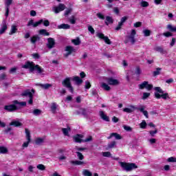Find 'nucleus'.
Returning a JSON list of instances; mask_svg holds the SVG:
<instances>
[{
  "label": "nucleus",
  "mask_w": 176,
  "mask_h": 176,
  "mask_svg": "<svg viewBox=\"0 0 176 176\" xmlns=\"http://www.w3.org/2000/svg\"><path fill=\"white\" fill-rule=\"evenodd\" d=\"M75 149H76V151H78V152H82V151H86V148H83V147L76 146Z\"/></svg>",
  "instance_id": "obj_60"
},
{
  "label": "nucleus",
  "mask_w": 176,
  "mask_h": 176,
  "mask_svg": "<svg viewBox=\"0 0 176 176\" xmlns=\"http://www.w3.org/2000/svg\"><path fill=\"white\" fill-rule=\"evenodd\" d=\"M41 41V37L38 35H34L30 38V42L32 45H35L36 42H39Z\"/></svg>",
  "instance_id": "obj_17"
},
{
  "label": "nucleus",
  "mask_w": 176,
  "mask_h": 176,
  "mask_svg": "<svg viewBox=\"0 0 176 176\" xmlns=\"http://www.w3.org/2000/svg\"><path fill=\"white\" fill-rule=\"evenodd\" d=\"M47 41L48 43L47 44V46L48 49H53V47H54V45H56V43L54 42V38H48Z\"/></svg>",
  "instance_id": "obj_15"
},
{
  "label": "nucleus",
  "mask_w": 176,
  "mask_h": 176,
  "mask_svg": "<svg viewBox=\"0 0 176 176\" xmlns=\"http://www.w3.org/2000/svg\"><path fill=\"white\" fill-rule=\"evenodd\" d=\"M96 36H98V38L100 39H102L107 43V45H111L112 43L109 38L104 35L102 33H97Z\"/></svg>",
  "instance_id": "obj_8"
},
{
  "label": "nucleus",
  "mask_w": 176,
  "mask_h": 176,
  "mask_svg": "<svg viewBox=\"0 0 176 176\" xmlns=\"http://www.w3.org/2000/svg\"><path fill=\"white\" fill-rule=\"evenodd\" d=\"M113 137H115L116 140H122V136L119 135L118 133H112L107 138L108 140H111Z\"/></svg>",
  "instance_id": "obj_18"
},
{
  "label": "nucleus",
  "mask_w": 176,
  "mask_h": 176,
  "mask_svg": "<svg viewBox=\"0 0 176 176\" xmlns=\"http://www.w3.org/2000/svg\"><path fill=\"white\" fill-rule=\"evenodd\" d=\"M36 167L38 170H41V171H45V170H46V166L42 164H38Z\"/></svg>",
  "instance_id": "obj_39"
},
{
  "label": "nucleus",
  "mask_w": 176,
  "mask_h": 176,
  "mask_svg": "<svg viewBox=\"0 0 176 176\" xmlns=\"http://www.w3.org/2000/svg\"><path fill=\"white\" fill-rule=\"evenodd\" d=\"M88 30L89 31V32H91V34H94V32H96V31L94 30V28H93V27L91 26H89L88 27Z\"/></svg>",
  "instance_id": "obj_62"
},
{
  "label": "nucleus",
  "mask_w": 176,
  "mask_h": 176,
  "mask_svg": "<svg viewBox=\"0 0 176 176\" xmlns=\"http://www.w3.org/2000/svg\"><path fill=\"white\" fill-rule=\"evenodd\" d=\"M0 153H8V148L5 146H0Z\"/></svg>",
  "instance_id": "obj_40"
},
{
  "label": "nucleus",
  "mask_w": 176,
  "mask_h": 176,
  "mask_svg": "<svg viewBox=\"0 0 176 176\" xmlns=\"http://www.w3.org/2000/svg\"><path fill=\"white\" fill-rule=\"evenodd\" d=\"M16 32H17V26L12 25L11 26V30L9 32V35H13L14 34H16Z\"/></svg>",
  "instance_id": "obj_29"
},
{
  "label": "nucleus",
  "mask_w": 176,
  "mask_h": 176,
  "mask_svg": "<svg viewBox=\"0 0 176 176\" xmlns=\"http://www.w3.org/2000/svg\"><path fill=\"white\" fill-rule=\"evenodd\" d=\"M106 25H109V24H113V19L112 16H106V20L104 21Z\"/></svg>",
  "instance_id": "obj_23"
},
{
  "label": "nucleus",
  "mask_w": 176,
  "mask_h": 176,
  "mask_svg": "<svg viewBox=\"0 0 176 176\" xmlns=\"http://www.w3.org/2000/svg\"><path fill=\"white\" fill-rule=\"evenodd\" d=\"M80 38L79 37H77L76 39H72V43H74L75 46H79L80 44Z\"/></svg>",
  "instance_id": "obj_30"
},
{
  "label": "nucleus",
  "mask_w": 176,
  "mask_h": 176,
  "mask_svg": "<svg viewBox=\"0 0 176 176\" xmlns=\"http://www.w3.org/2000/svg\"><path fill=\"white\" fill-rule=\"evenodd\" d=\"M143 34L144 36H151V30H143Z\"/></svg>",
  "instance_id": "obj_48"
},
{
  "label": "nucleus",
  "mask_w": 176,
  "mask_h": 176,
  "mask_svg": "<svg viewBox=\"0 0 176 176\" xmlns=\"http://www.w3.org/2000/svg\"><path fill=\"white\" fill-rule=\"evenodd\" d=\"M167 29L170 31V32H176V26L173 27L171 24L167 25Z\"/></svg>",
  "instance_id": "obj_34"
},
{
  "label": "nucleus",
  "mask_w": 176,
  "mask_h": 176,
  "mask_svg": "<svg viewBox=\"0 0 176 176\" xmlns=\"http://www.w3.org/2000/svg\"><path fill=\"white\" fill-rule=\"evenodd\" d=\"M134 109H137V107H135V106L131 105L130 108L129 107L124 108L123 111L124 112H126V113H131V112H133Z\"/></svg>",
  "instance_id": "obj_20"
},
{
  "label": "nucleus",
  "mask_w": 176,
  "mask_h": 176,
  "mask_svg": "<svg viewBox=\"0 0 176 176\" xmlns=\"http://www.w3.org/2000/svg\"><path fill=\"white\" fill-rule=\"evenodd\" d=\"M4 109L8 112H13V111H16L17 109V107L14 104L6 105L4 107Z\"/></svg>",
  "instance_id": "obj_12"
},
{
  "label": "nucleus",
  "mask_w": 176,
  "mask_h": 176,
  "mask_svg": "<svg viewBox=\"0 0 176 176\" xmlns=\"http://www.w3.org/2000/svg\"><path fill=\"white\" fill-rule=\"evenodd\" d=\"M41 113H42V111L38 109H34L33 111V114L35 116H38L39 115H41Z\"/></svg>",
  "instance_id": "obj_47"
},
{
  "label": "nucleus",
  "mask_w": 176,
  "mask_h": 176,
  "mask_svg": "<svg viewBox=\"0 0 176 176\" xmlns=\"http://www.w3.org/2000/svg\"><path fill=\"white\" fill-rule=\"evenodd\" d=\"M73 80L74 82H76V85H82V83H83V80L80 79V78L79 76H75L73 78Z\"/></svg>",
  "instance_id": "obj_26"
},
{
  "label": "nucleus",
  "mask_w": 176,
  "mask_h": 176,
  "mask_svg": "<svg viewBox=\"0 0 176 176\" xmlns=\"http://www.w3.org/2000/svg\"><path fill=\"white\" fill-rule=\"evenodd\" d=\"M149 134L151 137H155V135L157 134V129H155V131H150Z\"/></svg>",
  "instance_id": "obj_55"
},
{
  "label": "nucleus",
  "mask_w": 176,
  "mask_h": 176,
  "mask_svg": "<svg viewBox=\"0 0 176 176\" xmlns=\"http://www.w3.org/2000/svg\"><path fill=\"white\" fill-rule=\"evenodd\" d=\"M38 34L40 35H43L44 36H49V35H50V33H49V32H47V30L45 29L40 30L38 31Z\"/></svg>",
  "instance_id": "obj_28"
},
{
  "label": "nucleus",
  "mask_w": 176,
  "mask_h": 176,
  "mask_svg": "<svg viewBox=\"0 0 176 176\" xmlns=\"http://www.w3.org/2000/svg\"><path fill=\"white\" fill-rule=\"evenodd\" d=\"M127 20V16H124L121 19V21L118 23V26L116 28V31H119L122 27H123V23Z\"/></svg>",
  "instance_id": "obj_14"
},
{
  "label": "nucleus",
  "mask_w": 176,
  "mask_h": 176,
  "mask_svg": "<svg viewBox=\"0 0 176 176\" xmlns=\"http://www.w3.org/2000/svg\"><path fill=\"white\" fill-rule=\"evenodd\" d=\"M56 109H57V104L54 102L52 104L51 111L53 112V113H56Z\"/></svg>",
  "instance_id": "obj_38"
},
{
  "label": "nucleus",
  "mask_w": 176,
  "mask_h": 176,
  "mask_svg": "<svg viewBox=\"0 0 176 176\" xmlns=\"http://www.w3.org/2000/svg\"><path fill=\"white\" fill-rule=\"evenodd\" d=\"M23 124L17 120H13L10 123V126H14V127H20Z\"/></svg>",
  "instance_id": "obj_25"
},
{
  "label": "nucleus",
  "mask_w": 176,
  "mask_h": 176,
  "mask_svg": "<svg viewBox=\"0 0 176 176\" xmlns=\"http://www.w3.org/2000/svg\"><path fill=\"white\" fill-rule=\"evenodd\" d=\"M72 12V8H68L65 11V16H68Z\"/></svg>",
  "instance_id": "obj_61"
},
{
  "label": "nucleus",
  "mask_w": 176,
  "mask_h": 176,
  "mask_svg": "<svg viewBox=\"0 0 176 176\" xmlns=\"http://www.w3.org/2000/svg\"><path fill=\"white\" fill-rule=\"evenodd\" d=\"M142 71H141V68H140V67H137L135 71V75H137V76H140V75H141L142 74Z\"/></svg>",
  "instance_id": "obj_43"
},
{
  "label": "nucleus",
  "mask_w": 176,
  "mask_h": 176,
  "mask_svg": "<svg viewBox=\"0 0 176 176\" xmlns=\"http://www.w3.org/2000/svg\"><path fill=\"white\" fill-rule=\"evenodd\" d=\"M73 138L75 142H83V140H82V138H83L82 135H76L74 136Z\"/></svg>",
  "instance_id": "obj_22"
},
{
  "label": "nucleus",
  "mask_w": 176,
  "mask_h": 176,
  "mask_svg": "<svg viewBox=\"0 0 176 176\" xmlns=\"http://www.w3.org/2000/svg\"><path fill=\"white\" fill-rule=\"evenodd\" d=\"M25 133L26 134L27 142H23L22 146L23 148H28V145H30V142H31V134L30 133V130L28 129H25Z\"/></svg>",
  "instance_id": "obj_6"
},
{
  "label": "nucleus",
  "mask_w": 176,
  "mask_h": 176,
  "mask_svg": "<svg viewBox=\"0 0 176 176\" xmlns=\"http://www.w3.org/2000/svg\"><path fill=\"white\" fill-rule=\"evenodd\" d=\"M12 0H6L5 2L6 5V17H8L9 16V9L10 8V6L12 5Z\"/></svg>",
  "instance_id": "obj_10"
},
{
  "label": "nucleus",
  "mask_w": 176,
  "mask_h": 176,
  "mask_svg": "<svg viewBox=\"0 0 176 176\" xmlns=\"http://www.w3.org/2000/svg\"><path fill=\"white\" fill-rule=\"evenodd\" d=\"M140 5L142 8H148V6H149V3L145 1H142Z\"/></svg>",
  "instance_id": "obj_45"
},
{
  "label": "nucleus",
  "mask_w": 176,
  "mask_h": 176,
  "mask_svg": "<svg viewBox=\"0 0 176 176\" xmlns=\"http://www.w3.org/2000/svg\"><path fill=\"white\" fill-rule=\"evenodd\" d=\"M14 104H18L19 105H21V107H25V105H27V102H19V101L17 100H14Z\"/></svg>",
  "instance_id": "obj_51"
},
{
  "label": "nucleus",
  "mask_w": 176,
  "mask_h": 176,
  "mask_svg": "<svg viewBox=\"0 0 176 176\" xmlns=\"http://www.w3.org/2000/svg\"><path fill=\"white\" fill-rule=\"evenodd\" d=\"M91 87V85H90V82L85 81V89H89Z\"/></svg>",
  "instance_id": "obj_63"
},
{
  "label": "nucleus",
  "mask_w": 176,
  "mask_h": 176,
  "mask_svg": "<svg viewBox=\"0 0 176 176\" xmlns=\"http://www.w3.org/2000/svg\"><path fill=\"white\" fill-rule=\"evenodd\" d=\"M69 21L70 24H75L76 23V18L75 16H72L71 18H69Z\"/></svg>",
  "instance_id": "obj_44"
},
{
  "label": "nucleus",
  "mask_w": 176,
  "mask_h": 176,
  "mask_svg": "<svg viewBox=\"0 0 176 176\" xmlns=\"http://www.w3.org/2000/svg\"><path fill=\"white\" fill-rule=\"evenodd\" d=\"M22 68L25 69H29L30 72H33L34 71H37L38 74H42V72H45L43 69L39 67V65H36L34 62L27 61L23 66Z\"/></svg>",
  "instance_id": "obj_1"
},
{
  "label": "nucleus",
  "mask_w": 176,
  "mask_h": 176,
  "mask_svg": "<svg viewBox=\"0 0 176 176\" xmlns=\"http://www.w3.org/2000/svg\"><path fill=\"white\" fill-rule=\"evenodd\" d=\"M119 164L124 171H133V170L138 168V166L135 163L120 162Z\"/></svg>",
  "instance_id": "obj_3"
},
{
  "label": "nucleus",
  "mask_w": 176,
  "mask_h": 176,
  "mask_svg": "<svg viewBox=\"0 0 176 176\" xmlns=\"http://www.w3.org/2000/svg\"><path fill=\"white\" fill-rule=\"evenodd\" d=\"M102 155L104 157H111V156H112V154H111L109 151L102 152Z\"/></svg>",
  "instance_id": "obj_42"
},
{
  "label": "nucleus",
  "mask_w": 176,
  "mask_h": 176,
  "mask_svg": "<svg viewBox=\"0 0 176 176\" xmlns=\"http://www.w3.org/2000/svg\"><path fill=\"white\" fill-rule=\"evenodd\" d=\"M167 162H168L169 163H176V157H170L168 158Z\"/></svg>",
  "instance_id": "obj_49"
},
{
  "label": "nucleus",
  "mask_w": 176,
  "mask_h": 176,
  "mask_svg": "<svg viewBox=\"0 0 176 176\" xmlns=\"http://www.w3.org/2000/svg\"><path fill=\"white\" fill-rule=\"evenodd\" d=\"M99 115L103 120H105V122H109V117H108L107 115H105V113L104 111H100L99 112Z\"/></svg>",
  "instance_id": "obj_19"
},
{
  "label": "nucleus",
  "mask_w": 176,
  "mask_h": 176,
  "mask_svg": "<svg viewBox=\"0 0 176 176\" xmlns=\"http://www.w3.org/2000/svg\"><path fill=\"white\" fill-rule=\"evenodd\" d=\"M82 175L85 176H93V173L87 169L82 170Z\"/></svg>",
  "instance_id": "obj_35"
},
{
  "label": "nucleus",
  "mask_w": 176,
  "mask_h": 176,
  "mask_svg": "<svg viewBox=\"0 0 176 176\" xmlns=\"http://www.w3.org/2000/svg\"><path fill=\"white\" fill-rule=\"evenodd\" d=\"M96 16L98 19H100V20H105V16L103 15L102 13L101 12H98L96 14Z\"/></svg>",
  "instance_id": "obj_46"
},
{
  "label": "nucleus",
  "mask_w": 176,
  "mask_h": 176,
  "mask_svg": "<svg viewBox=\"0 0 176 176\" xmlns=\"http://www.w3.org/2000/svg\"><path fill=\"white\" fill-rule=\"evenodd\" d=\"M100 87L103 89V90H105L106 91H109V90H111V87H109V85L105 82H102L100 84Z\"/></svg>",
  "instance_id": "obj_27"
},
{
  "label": "nucleus",
  "mask_w": 176,
  "mask_h": 176,
  "mask_svg": "<svg viewBox=\"0 0 176 176\" xmlns=\"http://www.w3.org/2000/svg\"><path fill=\"white\" fill-rule=\"evenodd\" d=\"M116 146V142L115 141H112L107 144V149H112Z\"/></svg>",
  "instance_id": "obj_32"
},
{
  "label": "nucleus",
  "mask_w": 176,
  "mask_h": 176,
  "mask_svg": "<svg viewBox=\"0 0 176 176\" xmlns=\"http://www.w3.org/2000/svg\"><path fill=\"white\" fill-rule=\"evenodd\" d=\"M34 94H35V90L26 89L22 92L21 96H22V97H29L30 100L28 101V104L32 105V104L33 102L32 98L34 97Z\"/></svg>",
  "instance_id": "obj_4"
},
{
  "label": "nucleus",
  "mask_w": 176,
  "mask_h": 176,
  "mask_svg": "<svg viewBox=\"0 0 176 176\" xmlns=\"http://www.w3.org/2000/svg\"><path fill=\"white\" fill-rule=\"evenodd\" d=\"M58 30H69L71 26L68 24L63 23L61 25H58Z\"/></svg>",
  "instance_id": "obj_24"
},
{
  "label": "nucleus",
  "mask_w": 176,
  "mask_h": 176,
  "mask_svg": "<svg viewBox=\"0 0 176 176\" xmlns=\"http://www.w3.org/2000/svg\"><path fill=\"white\" fill-rule=\"evenodd\" d=\"M42 23H43V19H41L38 21L34 23V24H33V27H38V25H40V24H42Z\"/></svg>",
  "instance_id": "obj_54"
},
{
  "label": "nucleus",
  "mask_w": 176,
  "mask_h": 176,
  "mask_svg": "<svg viewBox=\"0 0 176 176\" xmlns=\"http://www.w3.org/2000/svg\"><path fill=\"white\" fill-rule=\"evenodd\" d=\"M6 30H8V25L6 24V22L3 21L1 24V27L0 28V35L5 34Z\"/></svg>",
  "instance_id": "obj_16"
},
{
  "label": "nucleus",
  "mask_w": 176,
  "mask_h": 176,
  "mask_svg": "<svg viewBox=\"0 0 176 176\" xmlns=\"http://www.w3.org/2000/svg\"><path fill=\"white\" fill-rule=\"evenodd\" d=\"M43 25H45V27H49L50 25V22L49 21V20H43Z\"/></svg>",
  "instance_id": "obj_57"
},
{
  "label": "nucleus",
  "mask_w": 176,
  "mask_h": 176,
  "mask_svg": "<svg viewBox=\"0 0 176 176\" xmlns=\"http://www.w3.org/2000/svg\"><path fill=\"white\" fill-rule=\"evenodd\" d=\"M42 89H44L45 90H47V89H50V87H52V84L46 83V84H41L39 85Z\"/></svg>",
  "instance_id": "obj_33"
},
{
  "label": "nucleus",
  "mask_w": 176,
  "mask_h": 176,
  "mask_svg": "<svg viewBox=\"0 0 176 176\" xmlns=\"http://www.w3.org/2000/svg\"><path fill=\"white\" fill-rule=\"evenodd\" d=\"M124 130H126V131H131V127L129 126H124Z\"/></svg>",
  "instance_id": "obj_64"
},
{
  "label": "nucleus",
  "mask_w": 176,
  "mask_h": 176,
  "mask_svg": "<svg viewBox=\"0 0 176 176\" xmlns=\"http://www.w3.org/2000/svg\"><path fill=\"white\" fill-rule=\"evenodd\" d=\"M62 85L65 86V87L69 89L70 93H74V87H72V85H71V78H66L63 80Z\"/></svg>",
  "instance_id": "obj_5"
},
{
  "label": "nucleus",
  "mask_w": 176,
  "mask_h": 176,
  "mask_svg": "<svg viewBox=\"0 0 176 176\" xmlns=\"http://www.w3.org/2000/svg\"><path fill=\"white\" fill-rule=\"evenodd\" d=\"M62 131H63L64 135H69L68 133H69V131H71V129L70 128H63Z\"/></svg>",
  "instance_id": "obj_37"
},
{
  "label": "nucleus",
  "mask_w": 176,
  "mask_h": 176,
  "mask_svg": "<svg viewBox=\"0 0 176 176\" xmlns=\"http://www.w3.org/2000/svg\"><path fill=\"white\" fill-rule=\"evenodd\" d=\"M71 164H74V166H83V164H86V163L83 161H79V160H72L70 161Z\"/></svg>",
  "instance_id": "obj_21"
},
{
  "label": "nucleus",
  "mask_w": 176,
  "mask_h": 176,
  "mask_svg": "<svg viewBox=\"0 0 176 176\" xmlns=\"http://www.w3.org/2000/svg\"><path fill=\"white\" fill-rule=\"evenodd\" d=\"M65 10V5L63 3H59L58 6H54L52 8L53 12H54V13L56 14L60 13V12H63V10Z\"/></svg>",
  "instance_id": "obj_9"
},
{
  "label": "nucleus",
  "mask_w": 176,
  "mask_h": 176,
  "mask_svg": "<svg viewBox=\"0 0 176 176\" xmlns=\"http://www.w3.org/2000/svg\"><path fill=\"white\" fill-rule=\"evenodd\" d=\"M32 57H33V58H34L35 60H38L40 56H39V54L35 53L32 54Z\"/></svg>",
  "instance_id": "obj_59"
},
{
  "label": "nucleus",
  "mask_w": 176,
  "mask_h": 176,
  "mask_svg": "<svg viewBox=\"0 0 176 176\" xmlns=\"http://www.w3.org/2000/svg\"><path fill=\"white\" fill-rule=\"evenodd\" d=\"M163 35L166 38H169V36H173V33H171L170 32H164Z\"/></svg>",
  "instance_id": "obj_53"
},
{
  "label": "nucleus",
  "mask_w": 176,
  "mask_h": 176,
  "mask_svg": "<svg viewBox=\"0 0 176 176\" xmlns=\"http://www.w3.org/2000/svg\"><path fill=\"white\" fill-rule=\"evenodd\" d=\"M65 52H67V53L65 54V57H68V56L72 54V53L75 52V50L74 49V47L68 45L65 47Z\"/></svg>",
  "instance_id": "obj_13"
},
{
  "label": "nucleus",
  "mask_w": 176,
  "mask_h": 176,
  "mask_svg": "<svg viewBox=\"0 0 176 176\" xmlns=\"http://www.w3.org/2000/svg\"><path fill=\"white\" fill-rule=\"evenodd\" d=\"M107 83H109V85L112 86H116L119 85V80H118L117 79H114L113 78H107Z\"/></svg>",
  "instance_id": "obj_11"
},
{
  "label": "nucleus",
  "mask_w": 176,
  "mask_h": 176,
  "mask_svg": "<svg viewBox=\"0 0 176 176\" xmlns=\"http://www.w3.org/2000/svg\"><path fill=\"white\" fill-rule=\"evenodd\" d=\"M154 89L155 90V92L154 94L155 97V98H157V100L160 98H162L163 100H167V98H170V96H168V94H164V91L160 87H156Z\"/></svg>",
  "instance_id": "obj_2"
},
{
  "label": "nucleus",
  "mask_w": 176,
  "mask_h": 176,
  "mask_svg": "<svg viewBox=\"0 0 176 176\" xmlns=\"http://www.w3.org/2000/svg\"><path fill=\"white\" fill-rule=\"evenodd\" d=\"M141 129H145L146 127V122L145 120H143L140 124Z\"/></svg>",
  "instance_id": "obj_58"
},
{
  "label": "nucleus",
  "mask_w": 176,
  "mask_h": 176,
  "mask_svg": "<svg viewBox=\"0 0 176 176\" xmlns=\"http://www.w3.org/2000/svg\"><path fill=\"white\" fill-rule=\"evenodd\" d=\"M43 139L42 138H37L36 140V144H37V145H41V144H43Z\"/></svg>",
  "instance_id": "obj_56"
},
{
  "label": "nucleus",
  "mask_w": 176,
  "mask_h": 176,
  "mask_svg": "<svg viewBox=\"0 0 176 176\" xmlns=\"http://www.w3.org/2000/svg\"><path fill=\"white\" fill-rule=\"evenodd\" d=\"M76 153L77 155L78 160H83V159H85V156L83 155V154H82V153L76 151Z\"/></svg>",
  "instance_id": "obj_36"
},
{
  "label": "nucleus",
  "mask_w": 176,
  "mask_h": 176,
  "mask_svg": "<svg viewBox=\"0 0 176 176\" xmlns=\"http://www.w3.org/2000/svg\"><path fill=\"white\" fill-rule=\"evenodd\" d=\"M154 50H155V52H159L160 53H162V54H164V53H166V51H164L163 47H162L160 46L155 47L154 48Z\"/></svg>",
  "instance_id": "obj_31"
},
{
  "label": "nucleus",
  "mask_w": 176,
  "mask_h": 176,
  "mask_svg": "<svg viewBox=\"0 0 176 176\" xmlns=\"http://www.w3.org/2000/svg\"><path fill=\"white\" fill-rule=\"evenodd\" d=\"M128 38L129 39L131 43H132V45H134V43H135V38L134 36H128Z\"/></svg>",
  "instance_id": "obj_52"
},
{
  "label": "nucleus",
  "mask_w": 176,
  "mask_h": 176,
  "mask_svg": "<svg viewBox=\"0 0 176 176\" xmlns=\"http://www.w3.org/2000/svg\"><path fill=\"white\" fill-rule=\"evenodd\" d=\"M138 86L140 90L146 89V90L149 91V90H152V89L153 88V85L149 84L148 81H144L143 82L140 84Z\"/></svg>",
  "instance_id": "obj_7"
},
{
  "label": "nucleus",
  "mask_w": 176,
  "mask_h": 176,
  "mask_svg": "<svg viewBox=\"0 0 176 176\" xmlns=\"http://www.w3.org/2000/svg\"><path fill=\"white\" fill-rule=\"evenodd\" d=\"M151 96V93L144 92L143 93V96L142 97V100H146Z\"/></svg>",
  "instance_id": "obj_50"
},
{
  "label": "nucleus",
  "mask_w": 176,
  "mask_h": 176,
  "mask_svg": "<svg viewBox=\"0 0 176 176\" xmlns=\"http://www.w3.org/2000/svg\"><path fill=\"white\" fill-rule=\"evenodd\" d=\"M162 71V68L158 67L156 69V71L153 72V76H157V75H160V72Z\"/></svg>",
  "instance_id": "obj_41"
}]
</instances>
